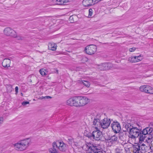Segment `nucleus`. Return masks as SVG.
Returning <instances> with one entry per match:
<instances>
[{"mask_svg":"<svg viewBox=\"0 0 153 153\" xmlns=\"http://www.w3.org/2000/svg\"><path fill=\"white\" fill-rule=\"evenodd\" d=\"M31 143L30 138L21 140L13 144L15 149L17 151H23L26 150Z\"/></svg>","mask_w":153,"mask_h":153,"instance_id":"nucleus-1","label":"nucleus"},{"mask_svg":"<svg viewBox=\"0 0 153 153\" xmlns=\"http://www.w3.org/2000/svg\"><path fill=\"white\" fill-rule=\"evenodd\" d=\"M4 34L7 36H11L13 37H17L19 39H21L20 36H17L16 32L10 27L5 28L4 30Z\"/></svg>","mask_w":153,"mask_h":153,"instance_id":"nucleus-2","label":"nucleus"},{"mask_svg":"<svg viewBox=\"0 0 153 153\" xmlns=\"http://www.w3.org/2000/svg\"><path fill=\"white\" fill-rule=\"evenodd\" d=\"M97 146H94L90 143H88L84 145L82 148L88 153H94L95 151L97 149Z\"/></svg>","mask_w":153,"mask_h":153,"instance_id":"nucleus-3","label":"nucleus"},{"mask_svg":"<svg viewBox=\"0 0 153 153\" xmlns=\"http://www.w3.org/2000/svg\"><path fill=\"white\" fill-rule=\"evenodd\" d=\"M97 50V47L94 45H90L86 46L85 49L86 53L91 55L94 54Z\"/></svg>","mask_w":153,"mask_h":153,"instance_id":"nucleus-4","label":"nucleus"},{"mask_svg":"<svg viewBox=\"0 0 153 153\" xmlns=\"http://www.w3.org/2000/svg\"><path fill=\"white\" fill-rule=\"evenodd\" d=\"M140 91L147 93L153 94V88L151 86L144 85L140 86L139 88Z\"/></svg>","mask_w":153,"mask_h":153,"instance_id":"nucleus-5","label":"nucleus"},{"mask_svg":"<svg viewBox=\"0 0 153 153\" xmlns=\"http://www.w3.org/2000/svg\"><path fill=\"white\" fill-rule=\"evenodd\" d=\"M111 121L110 119L105 118L101 120V127L103 129L107 128L110 125Z\"/></svg>","mask_w":153,"mask_h":153,"instance_id":"nucleus-6","label":"nucleus"},{"mask_svg":"<svg viewBox=\"0 0 153 153\" xmlns=\"http://www.w3.org/2000/svg\"><path fill=\"white\" fill-rule=\"evenodd\" d=\"M102 137V133L99 129H96L93 132V139L99 140L101 139Z\"/></svg>","mask_w":153,"mask_h":153,"instance_id":"nucleus-7","label":"nucleus"},{"mask_svg":"<svg viewBox=\"0 0 153 153\" xmlns=\"http://www.w3.org/2000/svg\"><path fill=\"white\" fill-rule=\"evenodd\" d=\"M93 127L96 129H99L101 127V120L100 117H96L94 118L93 122Z\"/></svg>","mask_w":153,"mask_h":153,"instance_id":"nucleus-8","label":"nucleus"},{"mask_svg":"<svg viewBox=\"0 0 153 153\" xmlns=\"http://www.w3.org/2000/svg\"><path fill=\"white\" fill-rule=\"evenodd\" d=\"M113 67L111 63H104L98 66V68L100 70H104L110 69Z\"/></svg>","mask_w":153,"mask_h":153,"instance_id":"nucleus-9","label":"nucleus"},{"mask_svg":"<svg viewBox=\"0 0 153 153\" xmlns=\"http://www.w3.org/2000/svg\"><path fill=\"white\" fill-rule=\"evenodd\" d=\"M58 149L61 151H65L67 148V145L62 142H55Z\"/></svg>","mask_w":153,"mask_h":153,"instance_id":"nucleus-10","label":"nucleus"},{"mask_svg":"<svg viewBox=\"0 0 153 153\" xmlns=\"http://www.w3.org/2000/svg\"><path fill=\"white\" fill-rule=\"evenodd\" d=\"M111 127L115 133H118L121 129L120 125L117 122H113L111 124Z\"/></svg>","mask_w":153,"mask_h":153,"instance_id":"nucleus-11","label":"nucleus"},{"mask_svg":"<svg viewBox=\"0 0 153 153\" xmlns=\"http://www.w3.org/2000/svg\"><path fill=\"white\" fill-rule=\"evenodd\" d=\"M130 131V133L131 134H133L136 136L138 137L141 132L140 129H139L137 127H132L131 128H130L129 129Z\"/></svg>","mask_w":153,"mask_h":153,"instance_id":"nucleus-12","label":"nucleus"},{"mask_svg":"<svg viewBox=\"0 0 153 153\" xmlns=\"http://www.w3.org/2000/svg\"><path fill=\"white\" fill-rule=\"evenodd\" d=\"M143 59L141 55L137 56H131L128 58V61L131 62H136L141 61Z\"/></svg>","mask_w":153,"mask_h":153,"instance_id":"nucleus-13","label":"nucleus"},{"mask_svg":"<svg viewBox=\"0 0 153 153\" xmlns=\"http://www.w3.org/2000/svg\"><path fill=\"white\" fill-rule=\"evenodd\" d=\"M99 1L98 0H83L82 4L84 6L88 7L97 3Z\"/></svg>","mask_w":153,"mask_h":153,"instance_id":"nucleus-14","label":"nucleus"},{"mask_svg":"<svg viewBox=\"0 0 153 153\" xmlns=\"http://www.w3.org/2000/svg\"><path fill=\"white\" fill-rule=\"evenodd\" d=\"M80 107L86 105L89 102L88 99L85 97L79 96Z\"/></svg>","mask_w":153,"mask_h":153,"instance_id":"nucleus-15","label":"nucleus"},{"mask_svg":"<svg viewBox=\"0 0 153 153\" xmlns=\"http://www.w3.org/2000/svg\"><path fill=\"white\" fill-rule=\"evenodd\" d=\"M58 148L55 142L52 143V147L49 149L50 153H59L58 150Z\"/></svg>","mask_w":153,"mask_h":153,"instance_id":"nucleus-16","label":"nucleus"},{"mask_svg":"<svg viewBox=\"0 0 153 153\" xmlns=\"http://www.w3.org/2000/svg\"><path fill=\"white\" fill-rule=\"evenodd\" d=\"M153 131V128L151 127H146L143 129L141 132L145 135H151V134Z\"/></svg>","mask_w":153,"mask_h":153,"instance_id":"nucleus-17","label":"nucleus"},{"mask_svg":"<svg viewBox=\"0 0 153 153\" xmlns=\"http://www.w3.org/2000/svg\"><path fill=\"white\" fill-rule=\"evenodd\" d=\"M10 60L9 59H4L2 62V65L4 67H10Z\"/></svg>","mask_w":153,"mask_h":153,"instance_id":"nucleus-18","label":"nucleus"},{"mask_svg":"<svg viewBox=\"0 0 153 153\" xmlns=\"http://www.w3.org/2000/svg\"><path fill=\"white\" fill-rule=\"evenodd\" d=\"M140 148L139 144H136L133 145L132 148L133 153H139L140 152Z\"/></svg>","mask_w":153,"mask_h":153,"instance_id":"nucleus-19","label":"nucleus"},{"mask_svg":"<svg viewBox=\"0 0 153 153\" xmlns=\"http://www.w3.org/2000/svg\"><path fill=\"white\" fill-rule=\"evenodd\" d=\"M53 1L55 4L59 5L65 4L68 1V0H53Z\"/></svg>","mask_w":153,"mask_h":153,"instance_id":"nucleus-20","label":"nucleus"},{"mask_svg":"<svg viewBox=\"0 0 153 153\" xmlns=\"http://www.w3.org/2000/svg\"><path fill=\"white\" fill-rule=\"evenodd\" d=\"M139 146L140 147V152L144 153L147 151L148 148L144 144H143L141 145L139 144Z\"/></svg>","mask_w":153,"mask_h":153,"instance_id":"nucleus-21","label":"nucleus"},{"mask_svg":"<svg viewBox=\"0 0 153 153\" xmlns=\"http://www.w3.org/2000/svg\"><path fill=\"white\" fill-rule=\"evenodd\" d=\"M49 49L51 50L54 51L56 49L57 45L54 43H49L48 45Z\"/></svg>","mask_w":153,"mask_h":153,"instance_id":"nucleus-22","label":"nucleus"},{"mask_svg":"<svg viewBox=\"0 0 153 153\" xmlns=\"http://www.w3.org/2000/svg\"><path fill=\"white\" fill-rule=\"evenodd\" d=\"M66 104L70 106H73V97L71 98L68 100L66 102Z\"/></svg>","mask_w":153,"mask_h":153,"instance_id":"nucleus-23","label":"nucleus"},{"mask_svg":"<svg viewBox=\"0 0 153 153\" xmlns=\"http://www.w3.org/2000/svg\"><path fill=\"white\" fill-rule=\"evenodd\" d=\"M139 138V142L140 143H141L146 138V137L145 135L141 132V134H140Z\"/></svg>","mask_w":153,"mask_h":153,"instance_id":"nucleus-24","label":"nucleus"},{"mask_svg":"<svg viewBox=\"0 0 153 153\" xmlns=\"http://www.w3.org/2000/svg\"><path fill=\"white\" fill-rule=\"evenodd\" d=\"M79 82L82 83L86 86L88 87L90 85V83L87 81H83L82 80H80L78 81Z\"/></svg>","mask_w":153,"mask_h":153,"instance_id":"nucleus-25","label":"nucleus"},{"mask_svg":"<svg viewBox=\"0 0 153 153\" xmlns=\"http://www.w3.org/2000/svg\"><path fill=\"white\" fill-rule=\"evenodd\" d=\"M85 131L84 133V135L91 139H93V133L92 134L89 132H87L86 130Z\"/></svg>","mask_w":153,"mask_h":153,"instance_id":"nucleus-26","label":"nucleus"},{"mask_svg":"<svg viewBox=\"0 0 153 153\" xmlns=\"http://www.w3.org/2000/svg\"><path fill=\"white\" fill-rule=\"evenodd\" d=\"M126 135V133L125 132H120L119 134V138L122 140H123L125 138Z\"/></svg>","mask_w":153,"mask_h":153,"instance_id":"nucleus-27","label":"nucleus"},{"mask_svg":"<svg viewBox=\"0 0 153 153\" xmlns=\"http://www.w3.org/2000/svg\"><path fill=\"white\" fill-rule=\"evenodd\" d=\"M40 74L42 76H44L47 74V72L46 70L44 69H41L39 71Z\"/></svg>","mask_w":153,"mask_h":153,"instance_id":"nucleus-28","label":"nucleus"},{"mask_svg":"<svg viewBox=\"0 0 153 153\" xmlns=\"http://www.w3.org/2000/svg\"><path fill=\"white\" fill-rule=\"evenodd\" d=\"M129 137V140H135L136 138L138 137L137 136H136L135 135L133 134H130L128 136Z\"/></svg>","mask_w":153,"mask_h":153,"instance_id":"nucleus-29","label":"nucleus"},{"mask_svg":"<svg viewBox=\"0 0 153 153\" xmlns=\"http://www.w3.org/2000/svg\"><path fill=\"white\" fill-rule=\"evenodd\" d=\"M75 100L76 101V107H80L79 96L76 97V100Z\"/></svg>","mask_w":153,"mask_h":153,"instance_id":"nucleus-30","label":"nucleus"},{"mask_svg":"<svg viewBox=\"0 0 153 153\" xmlns=\"http://www.w3.org/2000/svg\"><path fill=\"white\" fill-rule=\"evenodd\" d=\"M110 138L111 139V140L116 142L118 139V138L116 135H114L113 136H111Z\"/></svg>","mask_w":153,"mask_h":153,"instance_id":"nucleus-31","label":"nucleus"},{"mask_svg":"<svg viewBox=\"0 0 153 153\" xmlns=\"http://www.w3.org/2000/svg\"><path fill=\"white\" fill-rule=\"evenodd\" d=\"M108 142L109 143V145H111L113 144H114L116 142L113 140H111V139L110 138L108 139Z\"/></svg>","mask_w":153,"mask_h":153,"instance_id":"nucleus-32","label":"nucleus"},{"mask_svg":"<svg viewBox=\"0 0 153 153\" xmlns=\"http://www.w3.org/2000/svg\"><path fill=\"white\" fill-rule=\"evenodd\" d=\"M94 153H105V152H102L100 151V150L98 148L97 146V149L94 152Z\"/></svg>","mask_w":153,"mask_h":153,"instance_id":"nucleus-33","label":"nucleus"},{"mask_svg":"<svg viewBox=\"0 0 153 153\" xmlns=\"http://www.w3.org/2000/svg\"><path fill=\"white\" fill-rule=\"evenodd\" d=\"M92 13H93V10H92V9H90L89 10V14H88V16H91L92 15Z\"/></svg>","mask_w":153,"mask_h":153,"instance_id":"nucleus-34","label":"nucleus"},{"mask_svg":"<svg viewBox=\"0 0 153 153\" xmlns=\"http://www.w3.org/2000/svg\"><path fill=\"white\" fill-rule=\"evenodd\" d=\"M76 100V97H73V102H74V104H73V106H74L76 107V101H75V100Z\"/></svg>","mask_w":153,"mask_h":153,"instance_id":"nucleus-35","label":"nucleus"},{"mask_svg":"<svg viewBox=\"0 0 153 153\" xmlns=\"http://www.w3.org/2000/svg\"><path fill=\"white\" fill-rule=\"evenodd\" d=\"M136 50V48L135 47H133L131 48H130L129 49V51L131 52H132Z\"/></svg>","mask_w":153,"mask_h":153,"instance_id":"nucleus-36","label":"nucleus"},{"mask_svg":"<svg viewBox=\"0 0 153 153\" xmlns=\"http://www.w3.org/2000/svg\"><path fill=\"white\" fill-rule=\"evenodd\" d=\"M29 102L27 101H25L23 102L22 104L23 105L25 106L27 104H29Z\"/></svg>","mask_w":153,"mask_h":153,"instance_id":"nucleus-37","label":"nucleus"},{"mask_svg":"<svg viewBox=\"0 0 153 153\" xmlns=\"http://www.w3.org/2000/svg\"><path fill=\"white\" fill-rule=\"evenodd\" d=\"M51 97L49 96H46L45 97H42L40 98L41 99H43L44 98H47V99H49V98H51Z\"/></svg>","mask_w":153,"mask_h":153,"instance_id":"nucleus-38","label":"nucleus"},{"mask_svg":"<svg viewBox=\"0 0 153 153\" xmlns=\"http://www.w3.org/2000/svg\"><path fill=\"white\" fill-rule=\"evenodd\" d=\"M146 138L148 139V140L149 141V142H152L151 140L152 138V137L151 136H150V137H148Z\"/></svg>","mask_w":153,"mask_h":153,"instance_id":"nucleus-39","label":"nucleus"},{"mask_svg":"<svg viewBox=\"0 0 153 153\" xmlns=\"http://www.w3.org/2000/svg\"><path fill=\"white\" fill-rule=\"evenodd\" d=\"M15 91H16V94L18 92V87L17 86H16L15 87Z\"/></svg>","mask_w":153,"mask_h":153,"instance_id":"nucleus-40","label":"nucleus"},{"mask_svg":"<svg viewBox=\"0 0 153 153\" xmlns=\"http://www.w3.org/2000/svg\"><path fill=\"white\" fill-rule=\"evenodd\" d=\"M3 122V118L2 117H0V125L2 124Z\"/></svg>","mask_w":153,"mask_h":153,"instance_id":"nucleus-41","label":"nucleus"},{"mask_svg":"<svg viewBox=\"0 0 153 153\" xmlns=\"http://www.w3.org/2000/svg\"><path fill=\"white\" fill-rule=\"evenodd\" d=\"M73 19V17L72 16H70V18H69V19L70 20L72 19Z\"/></svg>","mask_w":153,"mask_h":153,"instance_id":"nucleus-42","label":"nucleus"},{"mask_svg":"<svg viewBox=\"0 0 153 153\" xmlns=\"http://www.w3.org/2000/svg\"><path fill=\"white\" fill-rule=\"evenodd\" d=\"M129 150V149L128 148H126V147H125V150L126 151H127V150Z\"/></svg>","mask_w":153,"mask_h":153,"instance_id":"nucleus-43","label":"nucleus"},{"mask_svg":"<svg viewBox=\"0 0 153 153\" xmlns=\"http://www.w3.org/2000/svg\"><path fill=\"white\" fill-rule=\"evenodd\" d=\"M124 145H125V146H126L127 145V144L126 143H124Z\"/></svg>","mask_w":153,"mask_h":153,"instance_id":"nucleus-44","label":"nucleus"},{"mask_svg":"<svg viewBox=\"0 0 153 153\" xmlns=\"http://www.w3.org/2000/svg\"><path fill=\"white\" fill-rule=\"evenodd\" d=\"M101 0H98V1H101Z\"/></svg>","mask_w":153,"mask_h":153,"instance_id":"nucleus-45","label":"nucleus"},{"mask_svg":"<svg viewBox=\"0 0 153 153\" xmlns=\"http://www.w3.org/2000/svg\"><path fill=\"white\" fill-rule=\"evenodd\" d=\"M21 95L22 96V95H23V94H22V93H21Z\"/></svg>","mask_w":153,"mask_h":153,"instance_id":"nucleus-46","label":"nucleus"},{"mask_svg":"<svg viewBox=\"0 0 153 153\" xmlns=\"http://www.w3.org/2000/svg\"><path fill=\"white\" fill-rule=\"evenodd\" d=\"M57 71V73H58V71L57 70V71Z\"/></svg>","mask_w":153,"mask_h":153,"instance_id":"nucleus-47","label":"nucleus"}]
</instances>
